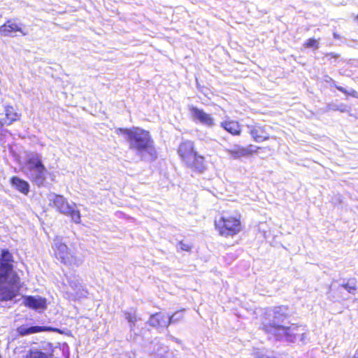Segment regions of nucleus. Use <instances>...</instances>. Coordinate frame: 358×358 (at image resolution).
<instances>
[{
    "mask_svg": "<svg viewBox=\"0 0 358 358\" xmlns=\"http://www.w3.org/2000/svg\"><path fill=\"white\" fill-rule=\"evenodd\" d=\"M117 134H122L127 136L129 147L141 153L147 152L152 157H156V151L149 132L138 127L131 129L119 128Z\"/></svg>",
    "mask_w": 358,
    "mask_h": 358,
    "instance_id": "1",
    "label": "nucleus"
},
{
    "mask_svg": "<svg viewBox=\"0 0 358 358\" xmlns=\"http://www.w3.org/2000/svg\"><path fill=\"white\" fill-rule=\"evenodd\" d=\"M20 278L10 268H0V301H10L19 295Z\"/></svg>",
    "mask_w": 358,
    "mask_h": 358,
    "instance_id": "2",
    "label": "nucleus"
},
{
    "mask_svg": "<svg viewBox=\"0 0 358 358\" xmlns=\"http://www.w3.org/2000/svg\"><path fill=\"white\" fill-rule=\"evenodd\" d=\"M24 170L30 180L38 187L45 185L47 175L51 176V180H54L53 174L47 171L42 163L41 157L37 153L29 156Z\"/></svg>",
    "mask_w": 358,
    "mask_h": 358,
    "instance_id": "3",
    "label": "nucleus"
},
{
    "mask_svg": "<svg viewBox=\"0 0 358 358\" xmlns=\"http://www.w3.org/2000/svg\"><path fill=\"white\" fill-rule=\"evenodd\" d=\"M241 217L238 213L235 215H222L215 220V229L222 236H234L242 230Z\"/></svg>",
    "mask_w": 358,
    "mask_h": 358,
    "instance_id": "4",
    "label": "nucleus"
},
{
    "mask_svg": "<svg viewBox=\"0 0 358 358\" xmlns=\"http://www.w3.org/2000/svg\"><path fill=\"white\" fill-rule=\"evenodd\" d=\"M50 206L54 207L58 212L71 217L75 223L80 222V213L75 203H69L62 195L50 193L48 195Z\"/></svg>",
    "mask_w": 358,
    "mask_h": 358,
    "instance_id": "5",
    "label": "nucleus"
},
{
    "mask_svg": "<svg viewBox=\"0 0 358 358\" xmlns=\"http://www.w3.org/2000/svg\"><path fill=\"white\" fill-rule=\"evenodd\" d=\"M52 249L55 257L64 264L71 266H79L83 263L82 258L71 251L63 242V239L61 237H56L53 240Z\"/></svg>",
    "mask_w": 358,
    "mask_h": 358,
    "instance_id": "6",
    "label": "nucleus"
},
{
    "mask_svg": "<svg viewBox=\"0 0 358 358\" xmlns=\"http://www.w3.org/2000/svg\"><path fill=\"white\" fill-rule=\"evenodd\" d=\"M268 315L272 317V320L263 323V329L273 336L275 331L272 329L278 325H285V320L289 317L288 308L286 306L275 307Z\"/></svg>",
    "mask_w": 358,
    "mask_h": 358,
    "instance_id": "7",
    "label": "nucleus"
},
{
    "mask_svg": "<svg viewBox=\"0 0 358 358\" xmlns=\"http://www.w3.org/2000/svg\"><path fill=\"white\" fill-rule=\"evenodd\" d=\"M275 331V336L278 340H285L288 342H295L298 340L300 330H302V325L291 324L289 325H278L272 329Z\"/></svg>",
    "mask_w": 358,
    "mask_h": 358,
    "instance_id": "8",
    "label": "nucleus"
},
{
    "mask_svg": "<svg viewBox=\"0 0 358 358\" xmlns=\"http://www.w3.org/2000/svg\"><path fill=\"white\" fill-rule=\"evenodd\" d=\"M255 147L250 145L248 147H243L238 144H235L230 148H225V152L233 159H240L242 157H247L256 152Z\"/></svg>",
    "mask_w": 358,
    "mask_h": 358,
    "instance_id": "9",
    "label": "nucleus"
},
{
    "mask_svg": "<svg viewBox=\"0 0 358 358\" xmlns=\"http://www.w3.org/2000/svg\"><path fill=\"white\" fill-rule=\"evenodd\" d=\"M189 110L194 121H198L202 124L209 127H211L215 124L213 117L210 114L205 113L203 110L193 106H189Z\"/></svg>",
    "mask_w": 358,
    "mask_h": 358,
    "instance_id": "10",
    "label": "nucleus"
},
{
    "mask_svg": "<svg viewBox=\"0 0 358 358\" xmlns=\"http://www.w3.org/2000/svg\"><path fill=\"white\" fill-rule=\"evenodd\" d=\"M178 152L186 164L191 162L192 157L196 154L194 149L193 142L189 141L182 142L180 145Z\"/></svg>",
    "mask_w": 358,
    "mask_h": 358,
    "instance_id": "11",
    "label": "nucleus"
},
{
    "mask_svg": "<svg viewBox=\"0 0 358 358\" xmlns=\"http://www.w3.org/2000/svg\"><path fill=\"white\" fill-rule=\"evenodd\" d=\"M23 303L31 308L42 311L46 308V299L39 296H27L23 298Z\"/></svg>",
    "mask_w": 358,
    "mask_h": 358,
    "instance_id": "12",
    "label": "nucleus"
},
{
    "mask_svg": "<svg viewBox=\"0 0 358 358\" xmlns=\"http://www.w3.org/2000/svg\"><path fill=\"white\" fill-rule=\"evenodd\" d=\"M16 31L22 33L24 36L27 35V33L21 29L19 24L11 20H8L6 23L0 27V34L3 36H9Z\"/></svg>",
    "mask_w": 358,
    "mask_h": 358,
    "instance_id": "13",
    "label": "nucleus"
},
{
    "mask_svg": "<svg viewBox=\"0 0 358 358\" xmlns=\"http://www.w3.org/2000/svg\"><path fill=\"white\" fill-rule=\"evenodd\" d=\"M19 115L14 112L13 107L7 106L5 108V117L0 118V128L4 125H10L18 120Z\"/></svg>",
    "mask_w": 358,
    "mask_h": 358,
    "instance_id": "14",
    "label": "nucleus"
},
{
    "mask_svg": "<svg viewBox=\"0 0 358 358\" xmlns=\"http://www.w3.org/2000/svg\"><path fill=\"white\" fill-rule=\"evenodd\" d=\"M186 164L199 173H203L206 169L203 157L197 154L194 155L191 162H187Z\"/></svg>",
    "mask_w": 358,
    "mask_h": 358,
    "instance_id": "15",
    "label": "nucleus"
},
{
    "mask_svg": "<svg viewBox=\"0 0 358 358\" xmlns=\"http://www.w3.org/2000/svg\"><path fill=\"white\" fill-rule=\"evenodd\" d=\"M149 323L152 327H167L169 326L168 316L162 313H156L151 315Z\"/></svg>",
    "mask_w": 358,
    "mask_h": 358,
    "instance_id": "16",
    "label": "nucleus"
},
{
    "mask_svg": "<svg viewBox=\"0 0 358 358\" xmlns=\"http://www.w3.org/2000/svg\"><path fill=\"white\" fill-rule=\"evenodd\" d=\"M250 134L256 142H262L269 138V136L265 131L264 129L259 126L251 127Z\"/></svg>",
    "mask_w": 358,
    "mask_h": 358,
    "instance_id": "17",
    "label": "nucleus"
},
{
    "mask_svg": "<svg viewBox=\"0 0 358 358\" xmlns=\"http://www.w3.org/2000/svg\"><path fill=\"white\" fill-rule=\"evenodd\" d=\"M221 127L232 135H240L241 134V127L236 121H224L221 123Z\"/></svg>",
    "mask_w": 358,
    "mask_h": 358,
    "instance_id": "18",
    "label": "nucleus"
},
{
    "mask_svg": "<svg viewBox=\"0 0 358 358\" xmlns=\"http://www.w3.org/2000/svg\"><path fill=\"white\" fill-rule=\"evenodd\" d=\"M11 184L13 187L24 194H27L29 191V185L28 182L18 177H13L11 178Z\"/></svg>",
    "mask_w": 358,
    "mask_h": 358,
    "instance_id": "19",
    "label": "nucleus"
},
{
    "mask_svg": "<svg viewBox=\"0 0 358 358\" xmlns=\"http://www.w3.org/2000/svg\"><path fill=\"white\" fill-rule=\"evenodd\" d=\"M13 256L8 250H2L1 257L0 268H10L11 272H14L13 270Z\"/></svg>",
    "mask_w": 358,
    "mask_h": 358,
    "instance_id": "20",
    "label": "nucleus"
},
{
    "mask_svg": "<svg viewBox=\"0 0 358 358\" xmlns=\"http://www.w3.org/2000/svg\"><path fill=\"white\" fill-rule=\"evenodd\" d=\"M48 329L45 327H28L27 326H21L17 329L18 333L22 336H26L29 334H32L35 333H38L40 331L48 330Z\"/></svg>",
    "mask_w": 358,
    "mask_h": 358,
    "instance_id": "21",
    "label": "nucleus"
},
{
    "mask_svg": "<svg viewBox=\"0 0 358 358\" xmlns=\"http://www.w3.org/2000/svg\"><path fill=\"white\" fill-rule=\"evenodd\" d=\"M71 286L74 289L76 297L80 298L86 296L87 291L80 284L71 282Z\"/></svg>",
    "mask_w": 358,
    "mask_h": 358,
    "instance_id": "22",
    "label": "nucleus"
},
{
    "mask_svg": "<svg viewBox=\"0 0 358 358\" xmlns=\"http://www.w3.org/2000/svg\"><path fill=\"white\" fill-rule=\"evenodd\" d=\"M184 310L176 311L171 316H168L169 325L173 323H176L183 318Z\"/></svg>",
    "mask_w": 358,
    "mask_h": 358,
    "instance_id": "23",
    "label": "nucleus"
},
{
    "mask_svg": "<svg viewBox=\"0 0 358 358\" xmlns=\"http://www.w3.org/2000/svg\"><path fill=\"white\" fill-rule=\"evenodd\" d=\"M26 358H50L49 355L37 350H31Z\"/></svg>",
    "mask_w": 358,
    "mask_h": 358,
    "instance_id": "24",
    "label": "nucleus"
},
{
    "mask_svg": "<svg viewBox=\"0 0 358 358\" xmlns=\"http://www.w3.org/2000/svg\"><path fill=\"white\" fill-rule=\"evenodd\" d=\"M341 288L345 289L346 291H348V292L350 294H354L357 289V286L355 282L348 281L346 283L341 285L338 287V289Z\"/></svg>",
    "mask_w": 358,
    "mask_h": 358,
    "instance_id": "25",
    "label": "nucleus"
},
{
    "mask_svg": "<svg viewBox=\"0 0 358 358\" xmlns=\"http://www.w3.org/2000/svg\"><path fill=\"white\" fill-rule=\"evenodd\" d=\"M298 339L303 343H305L308 339V331L304 326L302 325V330L298 334Z\"/></svg>",
    "mask_w": 358,
    "mask_h": 358,
    "instance_id": "26",
    "label": "nucleus"
},
{
    "mask_svg": "<svg viewBox=\"0 0 358 358\" xmlns=\"http://www.w3.org/2000/svg\"><path fill=\"white\" fill-rule=\"evenodd\" d=\"M306 48H318V41L313 38L308 39L306 43L304 44Z\"/></svg>",
    "mask_w": 358,
    "mask_h": 358,
    "instance_id": "27",
    "label": "nucleus"
},
{
    "mask_svg": "<svg viewBox=\"0 0 358 358\" xmlns=\"http://www.w3.org/2000/svg\"><path fill=\"white\" fill-rule=\"evenodd\" d=\"M125 318L131 324L134 325L136 322V317L135 314L131 313H125Z\"/></svg>",
    "mask_w": 358,
    "mask_h": 358,
    "instance_id": "28",
    "label": "nucleus"
},
{
    "mask_svg": "<svg viewBox=\"0 0 358 358\" xmlns=\"http://www.w3.org/2000/svg\"><path fill=\"white\" fill-rule=\"evenodd\" d=\"M336 87L339 91H341V92L345 93V94H350V95H351V96H354V97H356V96H357V92H356V91H355V90H352V92H349V93H348V92H347V90H346L345 88H343V87H341V86H336Z\"/></svg>",
    "mask_w": 358,
    "mask_h": 358,
    "instance_id": "29",
    "label": "nucleus"
},
{
    "mask_svg": "<svg viewBox=\"0 0 358 358\" xmlns=\"http://www.w3.org/2000/svg\"><path fill=\"white\" fill-rule=\"evenodd\" d=\"M179 249L183 251H189L191 249V246L186 243L180 242Z\"/></svg>",
    "mask_w": 358,
    "mask_h": 358,
    "instance_id": "30",
    "label": "nucleus"
},
{
    "mask_svg": "<svg viewBox=\"0 0 358 358\" xmlns=\"http://www.w3.org/2000/svg\"><path fill=\"white\" fill-rule=\"evenodd\" d=\"M327 57H330L331 58H336L338 56L336 55H334V53H329L327 55Z\"/></svg>",
    "mask_w": 358,
    "mask_h": 358,
    "instance_id": "31",
    "label": "nucleus"
},
{
    "mask_svg": "<svg viewBox=\"0 0 358 358\" xmlns=\"http://www.w3.org/2000/svg\"><path fill=\"white\" fill-rule=\"evenodd\" d=\"M328 80H330V81H332L334 83V85H335V87L336 86L335 84H334V81L329 76H327V80H326V82H328Z\"/></svg>",
    "mask_w": 358,
    "mask_h": 358,
    "instance_id": "32",
    "label": "nucleus"
},
{
    "mask_svg": "<svg viewBox=\"0 0 358 358\" xmlns=\"http://www.w3.org/2000/svg\"><path fill=\"white\" fill-rule=\"evenodd\" d=\"M328 80H330V81H332L334 83V85H335V87L336 86L335 84H334V81L329 76H327V80H326V82H328Z\"/></svg>",
    "mask_w": 358,
    "mask_h": 358,
    "instance_id": "33",
    "label": "nucleus"
},
{
    "mask_svg": "<svg viewBox=\"0 0 358 358\" xmlns=\"http://www.w3.org/2000/svg\"><path fill=\"white\" fill-rule=\"evenodd\" d=\"M352 358H358V351H357Z\"/></svg>",
    "mask_w": 358,
    "mask_h": 358,
    "instance_id": "34",
    "label": "nucleus"
},
{
    "mask_svg": "<svg viewBox=\"0 0 358 358\" xmlns=\"http://www.w3.org/2000/svg\"><path fill=\"white\" fill-rule=\"evenodd\" d=\"M334 37L335 38H340L339 36H338L336 33H334Z\"/></svg>",
    "mask_w": 358,
    "mask_h": 358,
    "instance_id": "35",
    "label": "nucleus"
},
{
    "mask_svg": "<svg viewBox=\"0 0 358 358\" xmlns=\"http://www.w3.org/2000/svg\"><path fill=\"white\" fill-rule=\"evenodd\" d=\"M357 18H358V15H357Z\"/></svg>",
    "mask_w": 358,
    "mask_h": 358,
    "instance_id": "36",
    "label": "nucleus"
}]
</instances>
